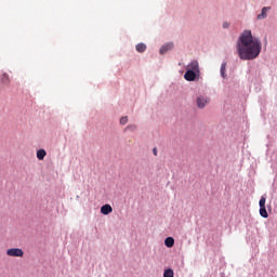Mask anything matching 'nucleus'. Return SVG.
<instances>
[{"mask_svg":"<svg viewBox=\"0 0 277 277\" xmlns=\"http://www.w3.org/2000/svg\"><path fill=\"white\" fill-rule=\"evenodd\" d=\"M263 43L252 36V30H243L237 44V53L240 60H256L261 55Z\"/></svg>","mask_w":277,"mask_h":277,"instance_id":"obj_1","label":"nucleus"},{"mask_svg":"<svg viewBox=\"0 0 277 277\" xmlns=\"http://www.w3.org/2000/svg\"><path fill=\"white\" fill-rule=\"evenodd\" d=\"M25 252H23V249L18 248H12L6 250V255L8 256H17V258H23Z\"/></svg>","mask_w":277,"mask_h":277,"instance_id":"obj_2","label":"nucleus"},{"mask_svg":"<svg viewBox=\"0 0 277 277\" xmlns=\"http://www.w3.org/2000/svg\"><path fill=\"white\" fill-rule=\"evenodd\" d=\"M187 70H190L193 72L200 74V66L198 64V61H193L187 65Z\"/></svg>","mask_w":277,"mask_h":277,"instance_id":"obj_3","label":"nucleus"},{"mask_svg":"<svg viewBox=\"0 0 277 277\" xmlns=\"http://www.w3.org/2000/svg\"><path fill=\"white\" fill-rule=\"evenodd\" d=\"M198 75H200V74L186 69V72L184 75V79L186 81H196V77H198Z\"/></svg>","mask_w":277,"mask_h":277,"instance_id":"obj_4","label":"nucleus"},{"mask_svg":"<svg viewBox=\"0 0 277 277\" xmlns=\"http://www.w3.org/2000/svg\"><path fill=\"white\" fill-rule=\"evenodd\" d=\"M207 103H209V98L205 96L197 97V107L199 109H205V107H207Z\"/></svg>","mask_w":277,"mask_h":277,"instance_id":"obj_5","label":"nucleus"},{"mask_svg":"<svg viewBox=\"0 0 277 277\" xmlns=\"http://www.w3.org/2000/svg\"><path fill=\"white\" fill-rule=\"evenodd\" d=\"M269 10H272V8H269V6H264V8L262 9L261 14L258 15V21H263V19L267 18V12H269Z\"/></svg>","mask_w":277,"mask_h":277,"instance_id":"obj_6","label":"nucleus"},{"mask_svg":"<svg viewBox=\"0 0 277 277\" xmlns=\"http://www.w3.org/2000/svg\"><path fill=\"white\" fill-rule=\"evenodd\" d=\"M111 211H114V208H111L109 205H104L101 208V213L103 215H109V213H111Z\"/></svg>","mask_w":277,"mask_h":277,"instance_id":"obj_7","label":"nucleus"},{"mask_svg":"<svg viewBox=\"0 0 277 277\" xmlns=\"http://www.w3.org/2000/svg\"><path fill=\"white\" fill-rule=\"evenodd\" d=\"M172 47H174V44L172 43H167L166 45H162L160 49V54L163 55V53H168V51H170Z\"/></svg>","mask_w":277,"mask_h":277,"instance_id":"obj_8","label":"nucleus"},{"mask_svg":"<svg viewBox=\"0 0 277 277\" xmlns=\"http://www.w3.org/2000/svg\"><path fill=\"white\" fill-rule=\"evenodd\" d=\"M44 157H47V150L39 149L37 151V159H39V161H42L44 159Z\"/></svg>","mask_w":277,"mask_h":277,"instance_id":"obj_9","label":"nucleus"},{"mask_svg":"<svg viewBox=\"0 0 277 277\" xmlns=\"http://www.w3.org/2000/svg\"><path fill=\"white\" fill-rule=\"evenodd\" d=\"M164 246L167 248H173L174 247V238H172V237L166 238Z\"/></svg>","mask_w":277,"mask_h":277,"instance_id":"obj_10","label":"nucleus"},{"mask_svg":"<svg viewBox=\"0 0 277 277\" xmlns=\"http://www.w3.org/2000/svg\"><path fill=\"white\" fill-rule=\"evenodd\" d=\"M136 51L137 53H144V51H146V44L144 43L136 44Z\"/></svg>","mask_w":277,"mask_h":277,"instance_id":"obj_11","label":"nucleus"},{"mask_svg":"<svg viewBox=\"0 0 277 277\" xmlns=\"http://www.w3.org/2000/svg\"><path fill=\"white\" fill-rule=\"evenodd\" d=\"M163 277H174V271L172 268L166 269Z\"/></svg>","mask_w":277,"mask_h":277,"instance_id":"obj_12","label":"nucleus"},{"mask_svg":"<svg viewBox=\"0 0 277 277\" xmlns=\"http://www.w3.org/2000/svg\"><path fill=\"white\" fill-rule=\"evenodd\" d=\"M221 76L223 77V79H226V63H223L221 65Z\"/></svg>","mask_w":277,"mask_h":277,"instance_id":"obj_13","label":"nucleus"},{"mask_svg":"<svg viewBox=\"0 0 277 277\" xmlns=\"http://www.w3.org/2000/svg\"><path fill=\"white\" fill-rule=\"evenodd\" d=\"M260 215L261 217H269V214H267L266 208H260Z\"/></svg>","mask_w":277,"mask_h":277,"instance_id":"obj_14","label":"nucleus"},{"mask_svg":"<svg viewBox=\"0 0 277 277\" xmlns=\"http://www.w3.org/2000/svg\"><path fill=\"white\" fill-rule=\"evenodd\" d=\"M1 81L5 84L10 83V76H8V74H3L1 77Z\"/></svg>","mask_w":277,"mask_h":277,"instance_id":"obj_15","label":"nucleus"},{"mask_svg":"<svg viewBox=\"0 0 277 277\" xmlns=\"http://www.w3.org/2000/svg\"><path fill=\"white\" fill-rule=\"evenodd\" d=\"M126 131H137V126L135 124H130L126 128Z\"/></svg>","mask_w":277,"mask_h":277,"instance_id":"obj_16","label":"nucleus"},{"mask_svg":"<svg viewBox=\"0 0 277 277\" xmlns=\"http://www.w3.org/2000/svg\"><path fill=\"white\" fill-rule=\"evenodd\" d=\"M265 202H266L265 197H261L260 202H259L260 209H261V208H265Z\"/></svg>","mask_w":277,"mask_h":277,"instance_id":"obj_17","label":"nucleus"},{"mask_svg":"<svg viewBox=\"0 0 277 277\" xmlns=\"http://www.w3.org/2000/svg\"><path fill=\"white\" fill-rule=\"evenodd\" d=\"M129 122V117H121L120 124H127Z\"/></svg>","mask_w":277,"mask_h":277,"instance_id":"obj_18","label":"nucleus"},{"mask_svg":"<svg viewBox=\"0 0 277 277\" xmlns=\"http://www.w3.org/2000/svg\"><path fill=\"white\" fill-rule=\"evenodd\" d=\"M230 24L228 22L223 23V29H228Z\"/></svg>","mask_w":277,"mask_h":277,"instance_id":"obj_19","label":"nucleus"},{"mask_svg":"<svg viewBox=\"0 0 277 277\" xmlns=\"http://www.w3.org/2000/svg\"><path fill=\"white\" fill-rule=\"evenodd\" d=\"M153 153H154L155 157H157V148H154Z\"/></svg>","mask_w":277,"mask_h":277,"instance_id":"obj_20","label":"nucleus"}]
</instances>
